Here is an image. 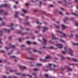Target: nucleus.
Masks as SVG:
<instances>
[{
  "label": "nucleus",
  "instance_id": "nucleus-1",
  "mask_svg": "<svg viewBox=\"0 0 78 78\" xmlns=\"http://www.w3.org/2000/svg\"><path fill=\"white\" fill-rule=\"evenodd\" d=\"M57 33H59L60 34H61L62 36H60V37H64L65 38H66L67 37H72L73 36V34H70V36L69 35H66V34L62 33V32L61 31L57 30L56 31Z\"/></svg>",
  "mask_w": 78,
  "mask_h": 78
},
{
  "label": "nucleus",
  "instance_id": "nucleus-2",
  "mask_svg": "<svg viewBox=\"0 0 78 78\" xmlns=\"http://www.w3.org/2000/svg\"><path fill=\"white\" fill-rule=\"evenodd\" d=\"M48 66H46L47 68H48L51 71H55V69H52V66H53V67H56V65H52V64L51 63H49L48 64Z\"/></svg>",
  "mask_w": 78,
  "mask_h": 78
},
{
  "label": "nucleus",
  "instance_id": "nucleus-3",
  "mask_svg": "<svg viewBox=\"0 0 78 78\" xmlns=\"http://www.w3.org/2000/svg\"><path fill=\"white\" fill-rule=\"evenodd\" d=\"M3 31H5V32H7V31H8V32L10 33V30H9L6 29H3L0 31V34H0V36H2V32H3Z\"/></svg>",
  "mask_w": 78,
  "mask_h": 78
},
{
  "label": "nucleus",
  "instance_id": "nucleus-4",
  "mask_svg": "<svg viewBox=\"0 0 78 78\" xmlns=\"http://www.w3.org/2000/svg\"><path fill=\"white\" fill-rule=\"evenodd\" d=\"M74 20V18H71L69 20V18L66 17L65 18V19L63 20V22L65 23H66V21H67V20Z\"/></svg>",
  "mask_w": 78,
  "mask_h": 78
},
{
  "label": "nucleus",
  "instance_id": "nucleus-5",
  "mask_svg": "<svg viewBox=\"0 0 78 78\" xmlns=\"http://www.w3.org/2000/svg\"><path fill=\"white\" fill-rule=\"evenodd\" d=\"M50 56H48L45 57V58L44 60H43V59H42L41 58L40 59V61H43V62H45L47 61V59H49V58H50Z\"/></svg>",
  "mask_w": 78,
  "mask_h": 78
},
{
  "label": "nucleus",
  "instance_id": "nucleus-6",
  "mask_svg": "<svg viewBox=\"0 0 78 78\" xmlns=\"http://www.w3.org/2000/svg\"><path fill=\"white\" fill-rule=\"evenodd\" d=\"M55 45L56 47H58L59 48H62L63 47V45L61 44H56Z\"/></svg>",
  "mask_w": 78,
  "mask_h": 78
},
{
  "label": "nucleus",
  "instance_id": "nucleus-7",
  "mask_svg": "<svg viewBox=\"0 0 78 78\" xmlns=\"http://www.w3.org/2000/svg\"><path fill=\"white\" fill-rule=\"evenodd\" d=\"M69 53L70 55H71V56L73 55V54L72 53H73V51L72 50V49L70 48H69Z\"/></svg>",
  "mask_w": 78,
  "mask_h": 78
},
{
  "label": "nucleus",
  "instance_id": "nucleus-8",
  "mask_svg": "<svg viewBox=\"0 0 78 78\" xmlns=\"http://www.w3.org/2000/svg\"><path fill=\"white\" fill-rule=\"evenodd\" d=\"M66 28H67L66 26H64L63 24L62 25V30H64L65 29H66Z\"/></svg>",
  "mask_w": 78,
  "mask_h": 78
},
{
  "label": "nucleus",
  "instance_id": "nucleus-9",
  "mask_svg": "<svg viewBox=\"0 0 78 78\" xmlns=\"http://www.w3.org/2000/svg\"><path fill=\"white\" fill-rule=\"evenodd\" d=\"M20 69L21 70H25L26 67L20 66Z\"/></svg>",
  "mask_w": 78,
  "mask_h": 78
},
{
  "label": "nucleus",
  "instance_id": "nucleus-10",
  "mask_svg": "<svg viewBox=\"0 0 78 78\" xmlns=\"http://www.w3.org/2000/svg\"><path fill=\"white\" fill-rule=\"evenodd\" d=\"M52 38L53 39H55V40H58V39H59V38H56L55 37V36H54V34H52Z\"/></svg>",
  "mask_w": 78,
  "mask_h": 78
},
{
  "label": "nucleus",
  "instance_id": "nucleus-11",
  "mask_svg": "<svg viewBox=\"0 0 78 78\" xmlns=\"http://www.w3.org/2000/svg\"><path fill=\"white\" fill-rule=\"evenodd\" d=\"M25 21L26 22V23H24V24H25V25H29V24H30V22L27 21V20H25Z\"/></svg>",
  "mask_w": 78,
  "mask_h": 78
},
{
  "label": "nucleus",
  "instance_id": "nucleus-12",
  "mask_svg": "<svg viewBox=\"0 0 78 78\" xmlns=\"http://www.w3.org/2000/svg\"><path fill=\"white\" fill-rule=\"evenodd\" d=\"M3 10H2L0 11V14H3V15H7L8 14V13L7 12H3Z\"/></svg>",
  "mask_w": 78,
  "mask_h": 78
},
{
  "label": "nucleus",
  "instance_id": "nucleus-13",
  "mask_svg": "<svg viewBox=\"0 0 78 78\" xmlns=\"http://www.w3.org/2000/svg\"><path fill=\"white\" fill-rule=\"evenodd\" d=\"M18 14H19V12H16L15 13V17H18Z\"/></svg>",
  "mask_w": 78,
  "mask_h": 78
},
{
  "label": "nucleus",
  "instance_id": "nucleus-14",
  "mask_svg": "<svg viewBox=\"0 0 78 78\" xmlns=\"http://www.w3.org/2000/svg\"><path fill=\"white\" fill-rule=\"evenodd\" d=\"M18 33L20 34H21V35H22L23 36V35H25V34H27V32L25 33H21V31H20L19 32H18Z\"/></svg>",
  "mask_w": 78,
  "mask_h": 78
},
{
  "label": "nucleus",
  "instance_id": "nucleus-15",
  "mask_svg": "<svg viewBox=\"0 0 78 78\" xmlns=\"http://www.w3.org/2000/svg\"><path fill=\"white\" fill-rule=\"evenodd\" d=\"M48 30V28L45 27H44L43 31V32H45V31H46V30Z\"/></svg>",
  "mask_w": 78,
  "mask_h": 78
},
{
  "label": "nucleus",
  "instance_id": "nucleus-16",
  "mask_svg": "<svg viewBox=\"0 0 78 78\" xmlns=\"http://www.w3.org/2000/svg\"><path fill=\"white\" fill-rule=\"evenodd\" d=\"M33 51L34 52H37V53H39V54H42V52H40L39 51H36L35 49H34Z\"/></svg>",
  "mask_w": 78,
  "mask_h": 78
},
{
  "label": "nucleus",
  "instance_id": "nucleus-17",
  "mask_svg": "<svg viewBox=\"0 0 78 78\" xmlns=\"http://www.w3.org/2000/svg\"><path fill=\"white\" fill-rule=\"evenodd\" d=\"M7 6V4H3L2 5H0V8H2V7H6Z\"/></svg>",
  "mask_w": 78,
  "mask_h": 78
},
{
  "label": "nucleus",
  "instance_id": "nucleus-18",
  "mask_svg": "<svg viewBox=\"0 0 78 78\" xmlns=\"http://www.w3.org/2000/svg\"><path fill=\"white\" fill-rule=\"evenodd\" d=\"M75 37H76V39H75L76 41H78V35L77 34H76L75 35Z\"/></svg>",
  "mask_w": 78,
  "mask_h": 78
},
{
  "label": "nucleus",
  "instance_id": "nucleus-19",
  "mask_svg": "<svg viewBox=\"0 0 78 78\" xmlns=\"http://www.w3.org/2000/svg\"><path fill=\"white\" fill-rule=\"evenodd\" d=\"M22 10L24 13H27L28 12V10L24 9H23Z\"/></svg>",
  "mask_w": 78,
  "mask_h": 78
},
{
  "label": "nucleus",
  "instance_id": "nucleus-20",
  "mask_svg": "<svg viewBox=\"0 0 78 78\" xmlns=\"http://www.w3.org/2000/svg\"><path fill=\"white\" fill-rule=\"evenodd\" d=\"M55 26L56 28H57V29H59V26L56 25L55 24Z\"/></svg>",
  "mask_w": 78,
  "mask_h": 78
},
{
  "label": "nucleus",
  "instance_id": "nucleus-21",
  "mask_svg": "<svg viewBox=\"0 0 78 78\" xmlns=\"http://www.w3.org/2000/svg\"><path fill=\"white\" fill-rule=\"evenodd\" d=\"M71 59H72L73 61H75V62H76L78 61V60H76L74 58H71Z\"/></svg>",
  "mask_w": 78,
  "mask_h": 78
},
{
  "label": "nucleus",
  "instance_id": "nucleus-22",
  "mask_svg": "<svg viewBox=\"0 0 78 78\" xmlns=\"http://www.w3.org/2000/svg\"><path fill=\"white\" fill-rule=\"evenodd\" d=\"M59 41H61V42H63L64 43H65V41H64L62 40V39H60L59 40Z\"/></svg>",
  "mask_w": 78,
  "mask_h": 78
},
{
  "label": "nucleus",
  "instance_id": "nucleus-23",
  "mask_svg": "<svg viewBox=\"0 0 78 78\" xmlns=\"http://www.w3.org/2000/svg\"><path fill=\"white\" fill-rule=\"evenodd\" d=\"M66 69H68L69 71H72V69L70 68L69 67L68 68H66Z\"/></svg>",
  "mask_w": 78,
  "mask_h": 78
},
{
  "label": "nucleus",
  "instance_id": "nucleus-24",
  "mask_svg": "<svg viewBox=\"0 0 78 78\" xmlns=\"http://www.w3.org/2000/svg\"><path fill=\"white\" fill-rule=\"evenodd\" d=\"M27 44H28V45H30V44H31V42L30 41H27Z\"/></svg>",
  "mask_w": 78,
  "mask_h": 78
},
{
  "label": "nucleus",
  "instance_id": "nucleus-25",
  "mask_svg": "<svg viewBox=\"0 0 78 78\" xmlns=\"http://www.w3.org/2000/svg\"><path fill=\"white\" fill-rule=\"evenodd\" d=\"M73 45H76L77 46H78V43H74L73 44Z\"/></svg>",
  "mask_w": 78,
  "mask_h": 78
},
{
  "label": "nucleus",
  "instance_id": "nucleus-26",
  "mask_svg": "<svg viewBox=\"0 0 78 78\" xmlns=\"http://www.w3.org/2000/svg\"><path fill=\"white\" fill-rule=\"evenodd\" d=\"M26 76H28L30 78H32V76H31V75H29V74L27 75Z\"/></svg>",
  "mask_w": 78,
  "mask_h": 78
},
{
  "label": "nucleus",
  "instance_id": "nucleus-27",
  "mask_svg": "<svg viewBox=\"0 0 78 78\" xmlns=\"http://www.w3.org/2000/svg\"><path fill=\"white\" fill-rule=\"evenodd\" d=\"M64 48L65 50V51H67V47H64Z\"/></svg>",
  "mask_w": 78,
  "mask_h": 78
},
{
  "label": "nucleus",
  "instance_id": "nucleus-28",
  "mask_svg": "<svg viewBox=\"0 0 78 78\" xmlns=\"http://www.w3.org/2000/svg\"><path fill=\"white\" fill-rule=\"evenodd\" d=\"M75 25L76 26V27H78V22H76L75 23Z\"/></svg>",
  "mask_w": 78,
  "mask_h": 78
},
{
  "label": "nucleus",
  "instance_id": "nucleus-29",
  "mask_svg": "<svg viewBox=\"0 0 78 78\" xmlns=\"http://www.w3.org/2000/svg\"><path fill=\"white\" fill-rule=\"evenodd\" d=\"M37 23V24H38V25H41V24H42V23H39V22L38 21H37L36 22Z\"/></svg>",
  "mask_w": 78,
  "mask_h": 78
},
{
  "label": "nucleus",
  "instance_id": "nucleus-30",
  "mask_svg": "<svg viewBox=\"0 0 78 78\" xmlns=\"http://www.w3.org/2000/svg\"><path fill=\"white\" fill-rule=\"evenodd\" d=\"M10 47H12V48H14V45H12V44L10 45Z\"/></svg>",
  "mask_w": 78,
  "mask_h": 78
},
{
  "label": "nucleus",
  "instance_id": "nucleus-31",
  "mask_svg": "<svg viewBox=\"0 0 78 78\" xmlns=\"http://www.w3.org/2000/svg\"><path fill=\"white\" fill-rule=\"evenodd\" d=\"M46 77V78H48V74H46L44 75Z\"/></svg>",
  "mask_w": 78,
  "mask_h": 78
},
{
  "label": "nucleus",
  "instance_id": "nucleus-32",
  "mask_svg": "<svg viewBox=\"0 0 78 78\" xmlns=\"http://www.w3.org/2000/svg\"><path fill=\"white\" fill-rule=\"evenodd\" d=\"M43 41L44 43H45V42H47V40H46L44 38H43Z\"/></svg>",
  "mask_w": 78,
  "mask_h": 78
},
{
  "label": "nucleus",
  "instance_id": "nucleus-33",
  "mask_svg": "<svg viewBox=\"0 0 78 78\" xmlns=\"http://www.w3.org/2000/svg\"><path fill=\"white\" fill-rule=\"evenodd\" d=\"M27 59H31V60H34V59L31 58H29V57H27Z\"/></svg>",
  "mask_w": 78,
  "mask_h": 78
},
{
  "label": "nucleus",
  "instance_id": "nucleus-34",
  "mask_svg": "<svg viewBox=\"0 0 78 78\" xmlns=\"http://www.w3.org/2000/svg\"><path fill=\"white\" fill-rule=\"evenodd\" d=\"M34 71H37V70H38V69L37 68H34Z\"/></svg>",
  "mask_w": 78,
  "mask_h": 78
},
{
  "label": "nucleus",
  "instance_id": "nucleus-35",
  "mask_svg": "<svg viewBox=\"0 0 78 78\" xmlns=\"http://www.w3.org/2000/svg\"><path fill=\"white\" fill-rule=\"evenodd\" d=\"M1 24H2V26H4V25H5V23L4 22L2 23Z\"/></svg>",
  "mask_w": 78,
  "mask_h": 78
},
{
  "label": "nucleus",
  "instance_id": "nucleus-36",
  "mask_svg": "<svg viewBox=\"0 0 78 78\" xmlns=\"http://www.w3.org/2000/svg\"><path fill=\"white\" fill-rule=\"evenodd\" d=\"M60 56H61V59H62V60H63V59H64V58L61 55Z\"/></svg>",
  "mask_w": 78,
  "mask_h": 78
},
{
  "label": "nucleus",
  "instance_id": "nucleus-37",
  "mask_svg": "<svg viewBox=\"0 0 78 78\" xmlns=\"http://www.w3.org/2000/svg\"><path fill=\"white\" fill-rule=\"evenodd\" d=\"M18 40H19V41H20V42H22V38H19L18 39Z\"/></svg>",
  "mask_w": 78,
  "mask_h": 78
},
{
  "label": "nucleus",
  "instance_id": "nucleus-38",
  "mask_svg": "<svg viewBox=\"0 0 78 78\" xmlns=\"http://www.w3.org/2000/svg\"><path fill=\"white\" fill-rule=\"evenodd\" d=\"M20 47H25V46L23 45H22L20 46Z\"/></svg>",
  "mask_w": 78,
  "mask_h": 78
},
{
  "label": "nucleus",
  "instance_id": "nucleus-39",
  "mask_svg": "<svg viewBox=\"0 0 78 78\" xmlns=\"http://www.w3.org/2000/svg\"><path fill=\"white\" fill-rule=\"evenodd\" d=\"M12 26H13V24L12 23H11V24H10V26H9V27H12Z\"/></svg>",
  "mask_w": 78,
  "mask_h": 78
},
{
  "label": "nucleus",
  "instance_id": "nucleus-40",
  "mask_svg": "<svg viewBox=\"0 0 78 78\" xmlns=\"http://www.w3.org/2000/svg\"><path fill=\"white\" fill-rule=\"evenodd\" d=\"M32 75H33L35 76V75H36V73H32Z\"/></svg>",
  "mask_w": 78,
  "mask_h": 78
},
{
  "label": "nucleus",
  "instance_id": "nucleus-41",
  "mask_svg": "<svg viewBox=\"0 0 78 78\" xmlns=\"http://www.w3.org/2000/svg\"><path fill=\"white\" fill-rule=\"evenodd\" d=\"M56 23L57 25H59V21H57L56 22Z\"/></svg>",
  "mask_w": 78,
  "mask_h": 78
},
{
  "label": "nucleus",
  "instance_id": "nucleus-42",
  "mask_svg": "<svg viewBox=\"0 0 78 78\" xmlns=\"http://www.w3.org/2000/svg\"><path fill=\"white\" fill-rule=\"evenodd\" d=\"M16 75H21V73H16Z\"/></svg>",
  "mask_w": 78,
  "mask_h": 78
},
{
  "label": "nucleus",
  "instance_id": "nucleus-43",
  "mask_svg": "<svg viewBox=\"0 0 78 78\" xmlns=\"http://www.w3.org/2000/svg\"><path fill=\"white\" fill-rule=\"evenodd\" d=\"M49 48L51 49H53L54 48V47H53V46H52V47H50Z\"/></svg>",
  "mask_w": 78,
  "mask_h": 78
},
{
  "label": "nucleus",
  "instance_id": "nucleus-44",
  "mask_svg": "<svg viewBox=\"0 0 78 78\" xmlns=\"http://www.w3.org/2000/svg\"><path fill=\"white\" fill-rule=\"evenodd\" d=\"M25 5V6H28V4L27 3H26Z\"/></svg>",
  "mask_w": 78,
  "mask_h": 78
},
{
  "label": "nucleus",
  "instance_id": "nucleus-45",
  "mask_svg": "<svg viewBox=\"0 0 78 78\" xmlns=\"http://www.w3.org/2000/svg\"><path fill=\"white\" fill-rule=\"evenodd\" d=\"M37 66H41L42 65V64L37 63Z\"/></svg>",
  "mask_w": 78,
  "mask_h": 78
},
{
  "label": "nucleus",
  "instance_id": "nucleus-46",
  "mask_svg": "<svg viewBox=\"0 0 78 78\" xmlns=\"http://www.w3.org/2000/svg\"><path fill=\"white\" fill-rule=\"evenodd\" d=\"M19 20L20 21H21V20H22V19H21L19 17Z\"/></svg>",
  "mask_w": 78,
  "mask_h": 78
},
{
  "label": "nucleus",
  "instance_id": "nucleus-47",
  "mask_svg": "<svg viewBox=\"0 0 78 78\" xmlns=\"http://www.w3.org/2000/svg\"><path fill=\"white\" fill-rule=\"evenodd\" d=\"M10 72H11V73H12V72H14V71L11 70H10Z\"/></svg>",
  "mask_w": 78,
  "mask_h": 78
},
{
  "label": "nucleus",
  "instance_id": "nucleus-48",
  "mask_svg": "<svg viewBox=\"0 0 78 78\" xmlns=\"http://www.w3.org/2000/svg\"><path fill=\"white\" fill-rule=\"evenodd\" d=\"M74 15H75V16H77V17H78V14H76L75 13H74Z\"/></svg>",
  "mask_w": 78,
  "mask_h": 78
},
{
  "label": "nucleus",
  "instance_id": "nucleus-49",
  "mask_svg": "<svg viewBox=\"0 0 78 78\" xmlns=\"http://www.w3.org/2000/svg\"><path fill=\"white\" fill-rule=\"evenodd\" d=\"M62 53H63V54H66V52L64 51H63L62 52Z\"/></svg>",
  "mask_w": 78,
  "mask_h": 78
},
{
  "label": "nucleus",
  "instance_id": "nucleus-50",
  "mask_svg": "<svg viewBox=\"0 0 78 78\" xmlns=\"http://www.w3.org/2000/svg\"><path fill=\"white\" fill-rule=\"evenodd\" d=\"M0 42H1V44H3V43L2 42V41H1V39L0 38Z\"/></svg>",
  "mask_w": 78,
  "mask_h": 78
},
{
  "label": "nucleus",
  "instance_id": "nucleus-51",
  "mask_svg": "<svg viewBox=\"0 0 78 78\" xmlns=\"http://www.w3.org/2000/svg\"><path fill=\"white\" fill-rule=\"evenodd\" d=\"M59 13L60 14H62V12H59Z\"/></svg>",
  "mask_w": 78,
  "mask_h": 78
},
{
  "label": "nucleus",
  "instance_id": "nucleus-52",
  "mask_svg": "<svg viewBox=\"0 0 78 78\" xmlns=\"http://www.w3.org/2000/svg\"><path fill=\"white\" fill-rule=\"evenodd\" d=\"M14 8H17V7H16V5H14Z\"/></svg>",
  "mask_w": 78,
  "mask_h": 78
},
{
  "label": "nucleus",
  "instance_id": "nucleus-53",
  "mask_svg": "<svg viewBox=\"0 0 78 78\" xmlns=\"http://www.w3.org/2000/svg\"><path fill=\"white\" fill-rule=\"evenodd\" d=\"M66 14L67 15H70V14L68 12L66 13Z\"/></svg>",
  "mask_w": 78,
  "mask_h": 78
},
{
  "label": "nucleus",
  "instance_id": "nucleus-54",
  "mask_svg": "<svg viewBox=\"0 0 78 78\" xmlns=\"http://www.w3.org/2000/svg\"><path fill=\"white\" fill-rule=\"evenodd\" d=\"M41 28V27L40 26L38 27V29H40V28Z\"/></svg>",
  "mask_w": 78,
  "mask_h": 78
},
{
  "label": "nucleus",
  "instance_id": "nucleus-55",
  "mask_svg": "<svg viewBox=\"0 0 78 78\" xmlns=\"http://www.w3.org/2000/svg\"><path fill=\"white\" fill-rule=\"evenodd\" d=\"M35 33H38V31H35Z\"/></svg>",
  "mask_w": 78,
  "mask_h": 78
},
{
  "label": "nucleus",
  "instance_id": "nucleus-56",
  "mask_svg": "<svg viewBox=\"0 0 78 78\" xmlns=\"http://www.w3.org/2000/svg\"><path fill=\"white\" fill-rule=\"evenodd\" d=\"M61 2H62L61 1H59L58 2V3H61Z\"/></svg>",
  "mask_w": 78,
  "mask_h": 78
},
{
  "label": "nucleus",
  "instance_id": "nucleus-57",
  "mask_svg": "<svg viewBox=\"0 0 78 78\" xmlns=\"http://www.w3.org/2000/svg\"><path fill=\"white\" fill-rule=\"evenodd\" d=\"M0 51V52H2V53H3V52H4V51L3 50L1 51Z\"/></svg>",
  "mask_w": 78,
  "mask_h": 78
},
{
  "label": "nucleus",
  "instance_id": "nucleus-58",
  "mask_svg": "<svg viewBox=\"0 0 78 78\" xmlns=\"http://www.w3.org/2000/svg\"><path fill=\"white\" fill-rule=\"evenodd\" d=\"M26 31H29V29H26Z\"/></svg>",
  "mask_w": 78,
  "mask_h": 78
},
{
  "label": "nucleus",
  "instance_id": "nucleus-59",
  "mask_svg": "<svg viewBox=\"0 0 78 78\" xmlns=\"http://www.w3.org/2000/svg\"><path fill=\"white\" fill-rule=\"evenodd\" d=\"M61 10H62V11H63L64 10V9L62 8H61Z\"/></svg>",
  "mask_w": 78,
  "mask_h": 78
},
{
  "label": "nucleus",
  "instance_id": "nucleus-60",
  "mask_svg": "<svg viewBox=\"0 0 78 78\" xmlns=\"http://www.w3.org/2000/svg\"><path fill=\"white\" fill-rule=\"evenodd\" d=\"M20 28L21 29V30H22V29H23V28H22V26H20Z\"/></svg>",
  "mask_w": 78,
  "mask_h": 78
},
{
  "label": "nucleus",
  "instance_id": "nucleus-61",
  "mask_svg": "<svg viewBox=\"0 0 78 78\" xmlns=\"http://www.w3.org/2000/svg\"><path fill=\"white\" fill-rule=\"evenodd\" d=\"M11 37H9V39H11Z\"/></svg>",
  "mask_w": 78,
  "mask_h": 78
},
{
  "label": "nucleus",
  "instance_id": "nucleus-62",
  "mask_svg": "<svg viewBox=\"0 0 78 78\" xmlns=\"http://www.w3.org/2000/svg\"><path fill=\"white\" fill-rule=\"evenodd\" d=\"M67 58L68 59H70V57H68Z\"/></svg>",
  "mask_w": 78,
  "mask_h": 78
},
{
  "label": "nucleus",
  "instance_id": "nucleus-63",
  "mask_svg": "<svg viewBox=\"0 0 78 78\" xmlns=\"http://www.w3.org/2000/svg\"><path fill=\"white\" fill-rule=\"evenodd\" d=\"M33 44H36V42H33Z\"/></svg>",
  "mask_w": 78,
  "mask_h": 78
},
{
  "label": "nucleus",
  "instance_id": "nucleus-64",
  "mask_svg": "<svg viewBox=\"0 0 78 78\" xmlns=\"http://www.w3.org/2000/svg\"><path fill=\"white\" fill-rule=\"evenodd\" d=\"M13 78H17V77L14 76L13 77Z\"/></svg>",
  "mask_w": 78,
  "mask_h": 78
}]
</instances>
